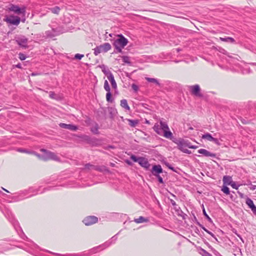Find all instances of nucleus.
I'll use <instances>...</instances> for the list:
<instances>
[{"label":"nucleus","instance_id":"obj_1","mask_svg":"<svg viewBox=\"0 0 256 256\" xmlns=\"http://www.w3.org/2000/svg\"><path fill=\"white\" fill-rule=\"evenodd\" d=\"M54 188V186H48L44 188L42 190H40L42 186H38V188L32 186L29 188L28 190L21 191L16 196H13L12 199H14V201L22 200L38 194H42L47 190H52Z\"/></svg>","mask_w":256,"mask_h":256},{"label":"nucleus","instance_id":"obj_2","mask_svg":"<svg viewBox=\"0 0 256 256\" xmlns=\"http://www.w3.org/2000/svg\"><path fill=\"white\" fill-rule=\"evenodd\" d=\"M160 126L158 124H156L154 127V130L158 134H162L164 133L163 136L168 138H171L172 136V132L169 130V128L167 123L162 120L160 122Z\"/></svg>","mask_w":256,"mask_h":256},{"label":"nucleus","instance_id":"obj_3","mask_svg":"<svg viewBox=\"0 0 256 256\" xmlns=\"http://www.w3.org/2000/svg\"><path fill=\"white\" fill-rule=\"evenodd\" d=\"M119 38L114 40L112 44L115 48L114 52H122V49L128 44V40L122 34L118 36Z\"/></svg>","mask_w":256,"mask_h":256},{"label":"nucleus","instance_id":"obj_4","mask_svg":"<svg viewBox=\"0 0 256 256\" xmlns=\"http://www.w3.org/2000/svg\"><path fill=\"white\" fill-rule=\"evenodd\" d=\"M40 151L43 152L42 154H38L37 152H34V154L38 157L40 160L44 161H46L50 160H58L60 158L55 154V153L46 150L44 148H42Z\"/></svg>","mask_w":256,"mask_h":256},{"label":"nucleus","instance_id":"obj_5","mask_svg":"<svg viewBox=\"0 0 256 256\" xmlns=\"http://www.w3.org/2000/svg\"><path fill=\"white\" fill-rule=\"evenodd\" d=\"M3 212L5 214L6 216L8 218V220L12 224V225L14 226V228L16 229V231L18 230V228L20 230L22 231L21 232L22 236H20L21 238L24 240L25 238H27V237L22 232L21 228H20V226H19L18 222L14 219L12 212L8 210H6V212Z\"/></svg>","mask_w":256,"mask_h":256},{"label":"nucleus","instance_id":"obj_6","mask_svg":"<svg viewBox=\"0 0 256 256\" xmlns=\"http://www.w3.org/2000/svg\"><path fill=\"white\" fill-rule=\"evenodd\" d=\"M163 170L160 164H154L152 166L151 170L152 174L156 176L158 180L159 183L163 184L164 182L162 178L160 175V174L162 173Z\"/></svg>","mask_w":256,"mask_h":256},{"label":"nucleus","instance_id":"obj_7","mask_svg":"<svg viewBox=\"0 0 256 256\" xmlns=\"http://www.w3.org/2000/svg\"><path fill=\"white\" fill-rule=\"evenodd\" d=\"M14 40L16 44L21 48H28V38L23 35L16 36Z\"/></svg>","mask_w":256,"mask_h":256},{"label":"nucleus","instance_id":"obj_8","mask_svg":"<svg viewBox=\"0 0 256 256\" xmlns=\"http://www.w3.org/2000/svg\"><path fill=\"white\" fill-rule=\"evenodd\" d=\"M98 247L94 248L88 252H84L80 254H60L58 253H52L54 254L56 256H88L92 254L96 253L98 252Z\"/></svg>","mask_w":256,"mask_h":256},{"label":"nucleus","instance_id":"obj_9","mask_svg":"<svg viewBox=\"0 0 256 256\" xmlns=\"http://www.w3.org/2000/svg\"><path fill=\"white\" fill-rule=\"evenodd\" d=\"M4 20L7 23L14 26H18L20 22V17L14 15H10L9 16H6Z\"/></svg>","mask_w":256,"mask_h":256},{"label":"nucleus","instance_id":"obj_10","mask_svg":"<svg viewBox=\"0 0 256 256\" xmlns=\"http://www.w3.org/2000/svg\"><path fill=\"white\" fill-rule=\"evenodd\" d=\"M189 88L192 94L198 97L203 96L202 94L200 92V88L198 84L190 86Z\"/></svg>","mask_w":256,"mask_h":256},{"label":"nucleus","instance_id":"obj_11","mask_svg":"<svg viewBox=\"0 0 256 256\" xmlns=\"http://www.w3.org/2000/svg\"><path fill=\"white\" fill-rule=\"evenodd\" d=\"M98 222V218L94 216H90L86 217L82 222L86 226H90Z\"/></svg>","mask_w":256,"mask_h":256},{"label":"nucleus","instance_id":"obj_12","mask_svg":"<svg viewBox=\"0 0 256 256\" xmlns=\"http://www.w3.org/2000/svg\"><path fill=\"white\" fill-rule=\"evenodd\" d=\"M9 10H10L18 14H24L26 12V8L24 6L20 8L18 6L14 4H12L10 7L9 8Z\"/></svg>","mask_w":256,"mask_h":256},{"label":"nucleus","instance_id":"obj_13","mask_svg":"<svg viewBox=\"0 0 256 256\" xmlns=\"http://www.w3.org/2000/svg\"><path fill=\"white\" fill-rule=\"evenodd\" d=\"M117 234L113 236L109 240L106 242L102 245L99 246L98 247V249L100 247H103L102 249H104L106 248H108L111 246L112 244H114L116 242L117 240Z\"/></svg>","mask_w":256,"mask_h":256},{"label":"nucleus","instance_id":"obj_14","mask_svg":"<svg viewBox=\"0 0 256 256\" xmlns=\"http://www.w3.org/2000/svg\"><path fill=\"white\" fill-rule=\"evenodd\" d=\"M138 164L142 167L144 168L146 170L149 169L150 166L148 160L146 158L142 156L140 157V160L139 161Z\"/></svg>","mask_w":256,"mask_h":256},{"label":"nucleus","instance_id":"obj_15","mask_svg":"<svg viewBox=\"0 0 256 256\" xmlns=\"http://www.w3.org/2000/svg\"><path fill=\"white\" fill-rule=\"evenodd\" d=\"M178 148L182 152L190 154L191 153L190 151L186 148V146L185 144V140H182L179 142L178 144Z\"/></svg>","mask_w":256,"mask_h":256},{"label":"nucleus","instance_id":"obj_16","mask_svg":"<svg viewBox=\"0 0 256 256\" xmlns=\"http://www.w3.org/2000/svg\"><path fill=\"white\" fill-rule=\"evenodd\" d=\"M59 126L61 128L70 130L72 131H76L78 129V127L72 124L60 123Z\"/></svg>","mask_w":256,"mask_h":256},{"label":"nucleus","instance_id":"obj_17","mask_svg":"<svg viewBox=\"0 0 256 256\" xmlns=\"http://www.w3.org/2000/svg\"><path fill=\"white\" fill-rule=\"evenodd\" d=\"M82 138L84 140L87 142L88 144L92 146L96 145V142L98 141V139L91 138L90 136L87 135H84Z\"/></svg>","mask_w":256,"mask_h":256},{"label":"nucleus","instance_id":"obj_18","mask_svg":"<svg viewBox=\"0 0 256 256\" xmlns=\"http://www.w3.org/2000/svg\"><path fill=\"white\" fill-rule=\"evenodd\" d=\"M198 152L203 154L205 156H210L212 158H216V154L212 153L206 149L201 148L198 150Z\"/></svg>","mask_w":256,"mask_h":256},{"label":"nucleus","instance_id":"obj_19","mask_svg":"<svg viewBox=\"0 0 256 256\" xmlns=\"http://www.w3.org/2000/svg\"><path fill=\"white\" fill-rule=\"evenodd\" d=\"M99 67L102 69L103 73L108 78L110 74H112V72L104 64L99 66Z\"/></svg>","mask_w":256,"mask_h":256},{"label":"nucleus","instance_id":"obj_20","mask_svg":"<svg viewBox=\"0 0 256 256\" xmlns=\"http://www.w3.org/2000/svg\"><path fill=\"white\" fill-rule=\"evenodd\" d=\"M222 180L224 185H230L232 182V176H224L223 177Z\"/></svg>","mask_w":256,"mask_h":256},{"label":"nucleus","instance_id":"obj_21","mask_svg":"<svg viewBox=\"0 0 256 256\" xmlns=\"http://www.w3.org/2000/svg\"><path fill=\"white\" fill-rule=\"evenodd\" d=\"M108 80H110V82L111 83L112 88L114 89H116L117 88V85L116 83L114 80V76L113 74H110V76H108V78H107Z\"/></svg>","mask_w":256,"mask_h":256},{"label":"nucleus","instance_id":"obj_22","mask_svg":"<svg viewBox=\"0 0 256 256\" xmlns=\"http://www.w3.org/2000/svg\"><path fill=\"white\" fill-rule=\"evenodd\" d=\"M120 106L124 108L126 110H130V107L129 106L126 100L123 99L120 100Z\"/></svg>","mask_w":256,"mask_h":256},{"label":"nucleus","instance_id":"obj_23","mask_svg":"<svg viewBox=\"0 0 256 256\" xmlns=\"http://www.w3.org/2000/svg\"><path fill=\"white\" fill-rule=\"evenodd\" d=\"M145 78L148 82L154 83L156 85L160 86V83L159 80L158 79L148 77H146Z\"/></svg>","mask_w":256,"mask_h":256},{"label":"nucleus","instance_id":"obj_24","mask_svg":"<svg viewBox=\"0 0 256 256\" xmlns=\"http://www.w3.org/2000/svg\"><path fill=\"white\" fill-rule=\"evenodd\" d=\"M100 46L102 48V52H107L112 48L111 45L108 42L104 43Z\"/></svg>","mask_w":256,"mask_h":256},{"label":"nucleus","instance_id":"obj_25","mask_svg":"<svg viewBox=\"0 0 256 256\" xmlns=\"http://www.w3.org/2000/svg\"><path fill=\"white\" fill-rule=\"evenodd\" d=\"M134 222L137 224H140L144 222H148V218H145L144 216H140L138 218H135L134 220Z\"/></svg>","mask_w":256,"mask_h":256},{"label":"nucleus","instance_id":"obj_26","mask_svg":"<svg viewBox=\"0 0 256 256\" xmlns=\"http://www.w3.org/2000/svg\"><path fill=\"white\" fill-rule=\"evenodd\" d=\"M128 124L132 127H135L138 124V120H130L128 119Z\"/></svg>","mask_w":256,"mask_h":256},{"label":"nucleus","instance_id":"obj_27","mask_svg":"<svg viewBox=\"0 0 256 256\" xmlns=\"http://www.w3.org/2000/svg\"><path fill=\"white\" fill-rule=\"evenodd\" d=\"M220 40L223 42H226L229 43H234L235 42L234 38L229 36H226L224 38H220Z\"/></svg>","mask_w":256,"mask_h":256},{"label":"nucleus","instance_id":"obj_28","mask_svg":"<svg viewBox=\"0 0 256 256\" xmlns=\"http://www.w3.org/2000/svg\"><path fill=\"white\" fill-rule=\"evenodd\" d=\"M94 54L95 56H98L100 52H103L100 45L99 46H96L94 49Z\"/></svg>","mask_w":256,"mask_h":256},{"label":"nucleus","instance_id":"obj_29","mask_svg":"<svg viewBox=\"0 0 256 256\" xmlns=\"http://www.w3.org/2000/svg\"><path fill=\"white\" fill-rule=\"evenodd\" d=\"M213 138L214 137H212V136L209 133H206L203 134L202 136V138L207 140H208L210 142H212Z\"/></svg>","mask_w":256,"mask_h":256},{"label":"nucleus","instance_id":"obj_30","mask_svg":"<svg viewBox=\"0 0 256 256\" xmlns=\"http://www.w3.org/2000/svg\"><path fill=\"white\" fill-rule=\"evenodd\" d=\"M17 151L20 152L22 153H26V154H34V152H36L34 151H30L26 149L22 148H18L17 149Z\"/></svg>","mask_w":256,"mask_h":256},{"label":"nucleus","instance_id":"obj_31","mask_svg":"<svg viewBox=\"0 0 256 256\" xmlns=\"http://www.w3.org/2000/svg\"><path fill=\"white\" fill-rule=\"evenodd\" d=\"M199 253L202 256H212L206 250L202 248L200 249Z\"/></svg>","mask_w":256,"mask_h":256},{"label":"nucleus","instance_id":"obj_32","mask_svg":"<svg viewBox=\"0 0 256 256\" xmlns=\"http://www.w3.org/2000/svg\"><path fill=\"white\" fill-rule=\"evenodd\" d=\"M91 132L94 134H98V125L97 124H96L91 128L90 130Z\"/></svg>","mask_w":256,"mask_h":256},{"label":"nucleus","instance_id":"obj_33","mask_svg":"<svg viewBox=\"0 0 256 256\" xmlns=\"http://www.w3.org/2000/svg\"><path fill=\"white\" fill-rule=\"evenodd\" d=\"M246 203L250 208L255 206L254 204L253 201L249 198H248L246 199Z\"/></svg>","mask_w":256,"mask_h":256},{"label":"nucleus","instance_id":"obj_34","mask_svg":"<svg viewBox=\"0 0 256 256\" xmlns=\"http://www.w3.org/2000/svg\"><path fill=\"white\" fill-rule=\"evenodd\" d=\"M50 11L55 14H58L60 12V8L58 6H56L54 8H50Z\"/></svg>","mask_w":256,"mask_h":256},{"label":"nucleus","instance_id":"obj_35","mask_svg":"<svg viewBox=\"0 0 256 256\" xmlns=\"http://www.w3.org/2000/svg\"><path fill=\"white\" fill-rule=\"evenodd\" d=\"M106 100L108 102H112L113 99L112 98V94L110 92H107L106 94Z\"/></svg>","mask_w":256,"mask_h":256},{"label":"nucleus","instance_id":"obj_36","mask_svg":"<svg viewBox=\"0 0 256 256\" xmlns=\"http://www.w3.org/2000/svg\"><path fill=\"white\" fill-rule=\"evenodd\" d=\"M176 214L178 216H181L183 220H186L187 216V215L184 214L181 209L176 212Z\"/></svg>","mask_w":256,"mask_h":256},{"label":"nucleus","instance_id":"obj_37","mask_svg":"<svg viewBox=\"0 0 256 256\" xmlns=\"http://www.w3.org/2000/svg\"><path fill=\"white\" fill-rule=\"evenodd\" d=\"M122 60L126 64H128V65L130 66L132 62H130V58L128 56H122Z\"/></svg>","mask_w":256,"mask_h":256},{"label":"nucleus","instance_id":"obj_38","mask_svg":"<svg viewBox=\"0 0 256 256\" xmlns=\"http://www.w3.org/2000/svg\"><path fill=\"white\" fill-rule=\"evenodd\" d=\"M222 190L226 194H229L230 193L229 188L226 185L222 186Z\"/></svg>","mask_w":256,"mask_h":256},{"label":"nucleus","instance_id":"obj_39","mask_svg":"<svg viewBox=\"0 0 256 256\" xmlns=\"http://www.w3.org/2000/svg\"><path fill=\"white\" fill-rule=\"evenodd\" d=\"M104 88L107 92H110V88L108 80H106L104 82Z\"/></svg>","mask_w":256,"mask_h":256},{"label":"nucleus","instance_id":"obj_40","mask_svg":"<svg viewBox=\"0 0 256 256\" xmlns=\"http://www.w3.org/2000/svg\"><path fill=\"white\" fill-rule=\"evenodd\" d=\"M130 159L135 162H139L140 160V157H136L135 155L132 154L130 156Z\"/></svg>","mask_w":256,"mask_h":256},{"label":"nucleus","instance_id":"obj_41","mask_svg":"<svg viewBox=\"0 0 256 256\" xmlns=\"http://www.w3.org/2000/svg\"><path fill=\"white\" fill-rule=\"evenodd\" d=\"M203 214L204 216L206 217V218L207 219V220L210 222H212V218L208 216V215L206 214V210H205V209L204 208H203Z\"/></svg>","mask_w":256,"mask_h":256},{"label":"nucleus","instance_id":"obj_42","mask_svg":"<svg viewBox=\"0 0 256 256\" xmlns=\"http://www.w3.org/2000/svg\"><path fill=\"white\" fill-rule=\"evenodd\" d=\"M49 96L50 98L54 100H58V96H56V94L54 92H49Z\"/></svg>","mask_w":256,"mask_h":256},{"label":"nucleus","instance_id":"obj_43","mask_svg":"<svg viewBox=\"0 0 256 256\" xmlns=\"http://www.w3.org/2000/svg\"><path fill=\"white\" fill-rule=\"evenodd\" d=\"M94 166L91 164H86L84 165V169L90 170L92 168H94Z\"/></svg>","mask_w":256,"mask_h":256},{"label":"nucleus","instance_id":"obj_44","mask_svg":"<svg viewBox=\"0 0 256 256\" xmlns=\"http://www.w3.org/2000/svg\"><path fill=\"white\" fill-rule=\"evenodd\" d=\"M26 56L23 53H21L20 52L19 54H18V58H20V60H24L26 59Z\"/></svg>","mask_w":256,"mask_h":256},{"label":"nucleus","instance_id":"obj_45","mask_svg":"<svg viewBox=\"0 0 256 256\" xmlns=\"http://www.w3.org/2000/svg\"><path fill=\"white\" fill-rule=\"evenodd\" d=\"M132 88L135 92H137L138 90V86L134 84H132Z\"/></svg>","mask_w":256,"mask_h":256},{"label":"nucleus","instance_id":"obj_46","mask_svg":"<svg viewBox=\"0 0 256 256\" xmlns=\"http://www.w3.org/2000/svg\"><path fill=\"white\" fill-rule=\"evenodd\" d=\"M164 164L168 168L172 170L173 172H176L174 168L168 162H165Z\"/></svg>","mask_w":256,"mask_h":256},{"label":"nucleus","instance_id":"obj_47","mask_svg":"<svg viewBox=\"0 0 256 256\" xmlns=\"http://www.w3.org/2000/svg\"><path fill=\"white\" fill-rule=\"evenodd\" d=\"M230 186L232 188H234L236 190H238V188L239 186H240V184L237 185L236 184V182L233 181L232 182V184Z\"/></svg>","mask_w":256,"mask_h":256},{"label":"nucleus","instance_id":"obj_48","mask_svg":"<svg viewBox=\"0 0 256 256\" xmlns=\"http://www.w3.org/2000/svg\"><path fill=\"white\" fill-rule=\"evenodd\" d=\"M84 56V55L82 54H76L74 56V58L76 60H81L83 57Z\"/></svg>","mask_w":256,"mask_h":256},{"label":"nucleus","instance_id":"obj_49","mask_svg":"<svg viewBox=\"0 0 256 256\" xmlns=\"http://www.w3.org/2000/svg\"><path fill=\"white\" fill-rule=\"evenodd\" d=\"M206 232L208 234H210L212 237H213L216 242H218V238H216L215 235L212 232H211L209 231L208 230H206Z\"/></svg>","mask_w":256,"mask_h":256},{"label":"nucleus","instance_id":"obj_50","mask_svg":"<svg viewBox=\"0 0 256 256\" xmlns=\"http://www.w3.org/2000/svg\"><path fill=\"white\" fill-rule=\"evenodd\" d=\"M212 142H214L217 145H220V143L219 142V140L218 138H213Z\"/></svg>","mask_w":256,"mask_h":256},{"label":"nucleus","instance_id":"obj_51","mask_svg":"<svg viewBox=\"0 0 256 256\" xmlns=\"http://www.w3.org/2000/svg\"><path fill=\"white\" fill-rule=\"evenodd\" d=\"M185 144L186 148H190V146H192L191 143L188 140H185Z\"/></svg>","mask_w":256,"mask_h":256},{"label":"nucleus","instance_id":"obj_52","mask_svg":"<svg viewBox=\"0 0 256 256\" xmlns=\"http://www.w3.org/2000/svg\"><path fill=\"white\" fill-rule=\"evenodd\" d=\"M94 169L95 170L100 171V172H102V168L100 166H94Z\"/></svg>","mask_w":256,"mask_h":256},{"label":"nucleus","instance_id":"obj_53","mask_svg":"<svg viewBox=\"0 0 256 256\" xmlns=\"http://www.w3.org/2000/svg\"><path fill=\"white\" fill-rule=\"evenodd\" d=\"M170 202V204H172V205L174 206H176V202H175L174 200H173L171 199V198H168Z\"/></svg>","mask_w":256,"mask_h":256},{"label":"nucleus","instance_id":"obj_54","mask_svg":"<svg viewBox=\"0 0 256 256\" xmlns=\"http://www.w3.org/2000/svg\"><path fill=\"white\" fill-rule=\"evenodd\" d=\"M174 208L176 212H178V210L181 209L178 206L177 204H176V206H174Z\"/></svg>","mask_w":256,"mask_h":256},{"label":"nucleus","instance_id":"obj_55","mask_svg":"<svg viewBox=\"0 0 256 256\" xmlns=\"http://www.w3.org/2000/svg\"><path fill=\"white\" fill-rule=\"evenodd\" d=\"M250 209L252 210L253 213L254 214H256V206H254L253 207H252V208H250Z\"/></svg>","mask_w":256,"mask_h":256},{"label":"nucleus","instance_id":"obj_56","mask_svg":"<svg viewBox=\"0 0 256 256\" xmlns=\"http://www.w3.org/2000/svg\"><path fill=\"white\" fill-rule=\"evenodd\" d=\"M126 162L130 166H132V162L128 160H126Z\"/></svg>","mask_w":256,"mask_h":256},{"label":"nucleus","instance_id":"obj_57","mask_svg":"<svg viewBox=\"0 0 256 256\" xmlns=\"http://www.w3.org/2000/svg\"><path fill=\"white\" fill-rule=\"evenodd\" d=\"M15 67L18 68H22V64L20 63H18L17 64L15 65Z\"/></svg>","mask_w":256,"mask_h":256},{"label":"nucleus","instance_id":"obj_58","mask_svg":"<svg viewBox=\"0 0 256 256\" xmlns=\"http://www.w3.org/2000/svg\"><path fill=\"white\" fill-rule=\"evenodd\" d=\"M196 224L200 226V227L202 226V224L198 220H196Z\"/></svg>","mask_w":256,"mask_h":256},{"label":"nucleus","instance_id":"obj_59","mask_svg":"<svg viewBox=\"0 0 256 256\" xmlns=\"http://www.w3.org/2000/svg\"><path fill=\"white\" fill-rule=\"evenodd\" d=\"M196 148H198V146H193V145H192V146H190V148L196 149Z\"/></svg>","mask_w":256,"mask_h":256},{"label":"nucleus","instance_id":"obj_60","mask_svg":"<svg viewBox=\"0 0 256 256\" xmlns=\"http://www.w3.org/2000/svg\"><path fill=\"white\" fill-rule=\"evenodd\" d=\"M200 228H202L206 232L208 230L203 225Z\"/></svg>","mask_w":256,"mask_h":256},{"label":"nucleus","instance_id":"obj_61","mask_svg":"<svg viewBox=\"0 0 256 256\" xmlns=\"http://www.w3.org/2000/svg\"><path fill=\"white\" fill-rule=\"evenodd\" d=\"M172 194V198H174L175 199H176V198H177L176 196V195H174V194Z\"/></svg>","mask_w":256,"mask_h":256},{"label":"nucleus","instance_id":"obj_62","mask_svg":"<svg viewBox=\"0 0 256 256\" xmlns=\"http://www.w3.org/2000/svg\"><path fill=\"white\" fill-rule=\"evenodd\" d=\"M2 188V190H4L5 192H8L7 190H6V189H5V188Z\"/></svg>","mask_w":256,"mask_h":256},{"label":"nucleus","instance_id":"obj_63","mask_svg":"<svg viewBox=\"0 0 256 256\" xmlns=\"http://www.w3.org/2000/svg\"><path fill=\"white\" fill-rule=\"evenodd\" d=\"M158 206L160 207H161V205H160V202H159V201H158Z\"/></svg>","mask_w":256,"mask_h":256},{"label":"nucleus","instance_id":"obj_64","mask_svg":"<svg viewBox=\"0 0 256 256\" xmlns=\"http://www.w3.org/2000/svg\"><path fill=\"white\" fill-rule=\"evenodd\" d=\"M158 206L160 207H161V205H160V202H159V201H158Z\"/></svg>","mask_w":256,"mask_h":256}]
</instances>
